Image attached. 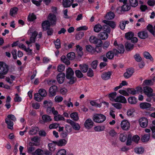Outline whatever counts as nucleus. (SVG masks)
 <instances>
[{"instance_id": "f257e3e1", "label": "nucleus", "mask_w": 155, "mask_h": 155, "mask_svg": "<svg viewBox=\"0 0 155 155\" xmlns=\"http://www.w3.org/2000/svg\"><path fill=\"white\" fill-rule=\"evenodd\" d=\"M114 44L116 48L113 49L115 55L124 53V46L122 44H118L116 41H114Z\"/></svg>"}, {"instance_id": "f03ea898", "label": "nucleus", "mask_w": 155, "mask_h": 155, "mask_svg": "<svg viewBox=\"0 0 155 155\" xmlns=\"http://www.w3.org/2000/svg\"><path fill=\"white\" fill-rule=\"evenodd\" d=\"M92 119L94 122L97 123H101L106 120V116L102 114H96L93 115Z\"/></svg>"}, {"instance_id": "7ed1b4c3", "label": "nucleus", "mask_w": 155, "mask_h": 155, "mask_svg": "<svg viewBox=\"0 0 155 155\" xmlns=\"http://www.w3.org/2000/svg\"><path fill=\"white\" fill-rule=\"evenodd\" d=\"M16 120V118L14 115L10 114L5 119V122L7 124L8 128L10 129H12L13 128V121Z\"/></svg>"}, {"instance_id": "20e7f679", "label": "nucleus", "mask_w": 155, "mask_h": 155, "mask_svg": "<svg viewBox=\"0 0 155 155\" xmlns=\"http://www.w3.org/2000/svg\"><path fill=\"white\" fill-rule=\"evenodd\" d=\"M8 71V67L5 63L0 61V77L6 74Z\"/></svg>"}, {"instance_id": "39448f33", "label": "nucleus", "mask_w": 155, "mask_h": 155, "mask_svg": "<svg viewBox=\"0 0 155 155\" xmlns=\"http://www.w3.org/2000/svg\"><path fill=\"white\" fill-rule=\"evenodd\" d=\"M152 92L153 89L150 87H143V92L147 96V98L146 99L147 101L150 102L151 101V97L153 94Z\"/></svg>"}, {"instance_id": "423d86ee", "label": "nucleus", "mask_w": 155, "mask_h": 155, "mask_svg": "<svg viewBox=\"0 0 155 155\" xmlns=\"http://www.w3.org/2000/svg\"><path fill=\"white\" fill-rule=\"evenodd\" d=\"M66 122L71 124L73 128L75 130L78 131L80 129L81 127L78 123H75L71 119H67Z\"/></svg>"}, {"instance_id": "0eeeda50", "label": "nucleus", "mask_w": 155, "mask_h": 155, "mask_svg": "<svg viewBox=\"0 0 155 155\" xmlns=\"http://www.w3.org/2000/svg\"><path fill=\"white\" fill-rule=\"evenodd\" d=\"M38 34V33L37 31H34L32 33L31 36L30 38L29 41H26V44L28 45V46L31 43H34L35 42V38Z\"/></svg>"}, {"instance_id": "6e6552de", "label": "nucleus", "mask_w": 155, "mask_h": 155, "mask_svg": "<svg viewBox=\"0 0 155 155\" xmlns=\"http://www.w3.org/2000/svg\"><path fill=\"white\" fill-rule=\"evenodd\" d=\"M48 21L51 25H55L56 24L57 18L55 15L52 13L49 14L48 16Z\"/></svg>"}, {"instance_id": "1a4fd4ad", "label": "nucleus", "mask_w": 155, "mask_h": 155, "mask_svg": "<svg viewBox=\"0 0 155 155\" xmlns=\"http://www.w3.org/2000/svg\"><path fill=\"white\" fill-rule=\"evenodd\" d=\"M139 123L140 127L142 128L146 127L148 125V120L146 117H142L139 120Z\"/></svg>"}, {"instance_id": "9d476101", "label": "nucleus", "mask_w": 155, "mask_h": 155, "mask_svg": "<svg viewBox=\"0 0 155 155\" xmlns=\"http://www.w3.org/2000/svg\"><path fill=\"white\" fill-rule=\"evenodd\" d=\"M120 126L121 128L124 130H128L130 127L129 122L126 120H124L122 121Z\"/></svg>"}, {"instance_id": "9b49d317", "label": "nucleus", "mask_w": 155, "mask_h": 155, "mask_svg": "<svg viewBox=\"0 0 155 155\" xmlns=\"http://www.w3.org/2000/svg\"><path fill=\"white\" fill-rule=\"evenodd\" d=\"M137 35L140 38L143 39H145L148 37V32L145 30L139 32Z\"/></svg>"}, {"instance_id": "f8f14e48", "label": "nucleus", "mask_w": 155, "mask_h": 155, "mask_svg": "<svg viewBox=\"0 0 155 155\" xmlns=\"http://www.w3.org/2000/svg\"><path fill=\"white\" fill-rule=\"evenodd\" d=\"M94 123L90 118L86 120L84 123V126L87 129H89L93 126Z\"/></svg>"}, {"instance_id": "ddd939ff", "label": "nucleus", "mask_w": 155, "mask_h": 155, "mask_svg": "<svg viewBox=\"0 0 155 155\" xmlns=\"http://www.w3.org/2000/svg\"><path fill=\"white\" fill-rule=\"evenodd\" d=\"M52 142L59 146H62L66 144L67 142V140L64 139H61L57 141H54Z\"/></svg>"}, {"instance_id": "4468645a", "label": "nucleus", "mask_w": 155, "mask_h": 155, "mask_svg": "<svg viewBox=\"0 0 155 155\" xmlns=\"http://www.w3.org/2000/svg\"><path fill=\"white\" fill-rule=\"evenodd\" d=\"M115 102L124 104L127 102V100L125 97L122 95L117 96L115 99Z\"/></svg>"}, {"instance_id": "2eb2a0df", "label": "nucleus", "mask_w": 155, "mask_h": 155, "mask_svg": "<svg viewBox=\"0 0 155 155\" xmlns=\"http://www.w3.org/2000/svg\"><path fill=\"white\" fill-rule=\"evenodd\" d=\"M57 91V87L56 86H53L49 89V93L51 96H54L56 95Z\"/></svg>"}, {"instance_id": "dca6fc26", "label": "nucleus", "mask_w": 155, "mask_h": 155, "mask_svg": "<svg viewBox=\"0 0 155 155\" xmlns=\"http://www.w3.org/2000/svg\"><path fill=\"white\" fill-rule=\"evenodd\" d=\"M43 122L45 123H49L52 120L50 116L47 114H44L42 116Z\"/></svg>"}, {"instance_id": "f3484780", "label": "nucleus", "mask_w": 155, "mask_h": 155, "mask_svg": "<svg viewBox=\"0 0 155 155\" xmlns=\"http://www.w3.org/2000/svg\"><path fill=\"white\" fill-rule=\"evenodd\" d=\"M74 74V71L71 68L69 67L66 70V78H73Z\"/></svg>"}, {"instance_id": "a211bd4d", "label": "nucleus", "mask_w": 155, "mask_h": 155, "mask_svg": "<svg viewBox=\"0 0 155 155\" xmlns=\"http://www.w3.org/2000/svg\"><path fill=\"white\" fill-rule=\"evenodd\" d=\"M51 24L48 21H45L42 23V27L44 31H46L50 28Z\"/></svg>"}, {"instance_id": "6ab92c4d", "label": "nucleus", "mask_w": 155, "mask_h": 155, "mask_svg": "<svg viewBox=\"0 0 155 155\" xmlns=\"http://www.w3.org/2000/svg\"><path fill=\"white\" fill-rule=\"evenodd\" d=\"M74 0H63V5L64 7L68 8L71 6Z\"/></svg>"}, {"instance_id": "aec40b11", "label": "nucleus", "mask_w": 155, "mask_h": 155, "mask_svg": "<svg viewBox=\"0 0 155 155\" xmlns=\"http://www.w3.org/2000/svg\"><path fill=\"white\" fill-rule=\"evenodd\" d=\"M134 71L133 68H128L126 72L124 74V76L125 77L129 78L131 77L134 73Z\"/></svg>"}, {"instance_id": "412c9836", "label": "nucleus", "mask_w": 155, "mask_h": 155, "mask_svg": "<svg viewBox=\"0 0 155 155\" xmlns=\"http://www.w3.org/2000/svg\"><path fill=\"white\" fill-rule=\"evenodd\" d=\"M102 22L107 25H109L113 28H114L115 27L116 24L114 21L104 20L102 21Z\"/></svg>"}, {"instance_id": "4be33fe9", "label": "nucleus", "mask_w": 155, "mask_h": 155, "mask_svg": "<svg viewBox=\"0 0 155 155\" xmlns=\"http://www.w3.org/2000/svg\"><path fill=\"white\" fill-rule=\"evenodd\" d=\"M46 111L48 114L52 113L54 116L57 115L58 113L57 110H56L54 107L48 108L46 110Z\"/></svg>"}, {"instance_id": "5701e85b", "label": "nucleus", "mask_w": 155, "mask_h": 155, "mask_svg": "<svg viewBox=\"0 0 155 155\" xmlns=\"http://www.w3.org/2000/svg\"><path fill=\"white\" fill-rule=\"evenodd\" d=\"M43 104L44 106L47 108H51L53 105V103L52 101L50 100H45L44 101Z\"/></svg>"}, {"instance_id": "b1692460", "label": "nucleus", "mask_w": 155, "mask_h": 155, "mask_svg": "<svg viewBox=\"0 0 155 155\" xmlns=\"http://www.w3.org/2000/svg\"><path fill=\"white\" fill-rule=\"evenodd\" d=\"M108 36V34L105 32H101L98 35V38L101 39L103 40L107 39Z\"/></svg>"}, {"instance_id": "393cba45", "label": "nucleus", "mask_w": 155, "mask_h": 155, "mask_svg": "<svg viewBox=\"0 0 155 155\" xmlns=\"http://www.w3.org/2000/svg\"><path fill=\"white\" fill-rule=\"evenodd\" d=\"M105 128L104 125H98L94 127V129L95 131L99 132L104 131Z\"/></svg>"}, {"instance_id": "a878e982", "label": "nucleus", "mask_w": 155, "mask_h": 155, "mask_svg": "<svg viewBox=\"0 0 155 155\" xmlns=\"http://www.w3.org/2000/svg\"><path fill=\"white\" fill-rule=\"evenodd\" d=\"M39 130V128L36 127H32L29 132V134L31 135H35L36 134Z\"/></svg>"}, {"instance_id": "bb28decb", "label": "nucleus", "mask_w": 155, "mask_h": 155, "mask_svg": "<svg viewBox=\"0 0 155 155\" xmlns=\"http://www.w3.org/2000/svg\"><path fill=\"white\" fill-rule=\"evenodd\" d=\"M151 106V104L147 102H144L141 103L140 104V106L141 108L143 109H147L150 107Z\"/></svg>"}, {"instance_id": "cd10ccee", "label": "nucleus", "mask_w": 155, "mask_h": 155, "mask_svg": "<svg viewBox=\"0 0 155 155\" xmlns=\"http://www.w3.org/2000/svg\"><path fill=\"white\" fill-rule=\"evenodd\" d=\"M80 67V70L83 72H86L88 68V65L85 64H81L79 65Z\"/></svg>"}, {"instance_id": "c85d7f7f", "label": "nucleus", "mask_w": 155, "mask_h": 155, "mask_svg": "<svg viewBox=\"0 0 155 155\" xmlns=\"http://www.w3.org/2000/svg\"><path fill=\"white\" fill-rule=\"evenodd\" d=\"M117 93L116 92L111 93L108 94V97L110 100L113 101H115Z\"/></svg>"}, {"instance_id": "c756f323", "label": "nucleus", "mask_w": 155, "mask_h": 155, "mask_svg": "<svg viewBox=\"0 0 155 155\" xmlns=\"http://www.w3.org/2000/svg\"><path fill=\"white\" fill-rule=\"evenodd\" d=\"M54 119L55 121H58L60 120L64 121L65 119V118L61 115L58 114L55 115L54 117Z\"/></svg>"}, {"instance_id": "7c9ffc66", "label": "nucleus", "mask_w": 155, "mask_h": 155, "mask_svg": "<svg viewBox=\"0 0 155 155\" xmlns=\"http://www.w3.org/2000/svg\"><path fill=\"white\" fill-rule=\"evenodd\" d=\"M155 82V78H153L152 80H147L144 81L143 84L145 85L151 86Z\"/></svg>"}, {"instance_id": "2f4dec72", "label": "nucleus", "mask_w": 155, "mask_h": 155, "mask_svg": "<svg viewBox=\"0 0 155 155\" xmlns=\"http://www.w3.org/2000/svg\"><path fill=\"white\" fill-rule=\"evenodd\" d=\"M128 102L131 104H135L137 101V99L134 97H129L128 99Z\"/></svg>"}, {"instance_id": "473e14b6", "label": "nucleus", "mask_w": 155, "mask_h": 155, "mask_svg": "<svg viewBox=\"0 0 155 155\" xmlns=\"http://www.w3.org/2000/svg\"><path fill=\"white\" fill-rule=\"evenodd\" d=\"M76 50L79 56L81 57L83 54V48L79 45L76 46Z\"/></svg>"}, {"instance_id": "72a5a7b5", "label": "nucleus", "mask_w": 155, "mask_h": 155, "mask_svg": "<svg viewBox=\"0 0 155 155\" xmlns=\"http://www.w3.org/2000/svg\"><path fill=\"white\" fill-rule=\"evenodd\" d=\"M146 29L154 37H155V34H154V32L153 31V27L152 25L150 24L148 25L147 26Z\"/></svg>"}, {"instance_id": "f704fd0d", "label": "nucleus", "mask_w": 155, "mask_h": 155, "mask_svg": "<svg viewBox=\"0 0 155 155\" xmlns=\"http://www.w3.org/2000/svg\"><path fill=\"white\" fill-rule=\"evenodd\" d=\"M65 82L66 83L72 84L76 81V78H65Z\"/></svg>"}, {"instance_id": "c9c22d12", "label": "nucleus", "mask_w": 155, "mask_h": 155, "mask_svg": "<svg viewBox=\"0 0 155 155\" xmlns=\"http://www.w3.org/2000/svg\"><path fill=\"white\" fill-rule=\"evenodd\" d=\"M114 51H110L107 53L106 56L109 59H112L114 58Z\"/></svg>"}, {"instance_id": "e433bc0d", "label": "nucleus", "mask_w": 155, "mask_h": 155, "mask_svg": "<svg viewBox=\"0 0 155 155\" xmlns=\"http://www.w3.org/2000/svg\"><path fill=\"white\" fill-rule=\"evenodd\" d=\"M115 16L114 13L111 12H109L106 15L105 17L107 20H111L113 19Z\"/></svg>"}, {"instance_id": "4c0bfd02", "label": "nucleus", "mask_w": 155, "mask_h": 155, "mask_svg": "<svg viewBox=\"0 0 155 155\" xmlns=\"http://www.w3.org/2000/svg\"><path fill=\"white\" fill-rule=\"evenodd\" d=\"M70 117L71 119L75 121H77L79 119L78 114L76 112L71 113Z\"/></svg>"}, {"instance_id": "58836bf2", "label": "nucleus", "mask_w": 155, "mask_h": 155, "mask_svg": "<svg viewBox=\"0 0 155 155\" xmlns=\"http://www.w3.org/2000/svg\"><path fill=\"white\" fill-rule=\"evenodd\" d=\"M61 60L66 65H69L70 64V63L69 60L64 55H62L61 57Z\"/></svg>"}, {"instance_id": "ea45409f", "label": "nucleus", "mask_w": 155, "mask_h": 155, "mask_svg": "<svg viewBox=\"0 0 155 155\" xmlns=\"http://www.w3.org/2000/svg\"><path fill=\"white\" fill-rule=\"evenodd\" d=\"M18 10V9L16 7H14L12 8L10 10V15L11 16H14L17 14Z\"/></svg>"}, {"instance_id": "a19ab883", "label": "nucleus", "mask_w": 155, "mask_h": 155, "mask_svg": "<svg viewBox=\"0 0 155 155\" xmlns=\"http://www.w3.org/2000/svg\"><path fill=\"white\" fill-rule=\"evenodd\" d=\"M102 29V26L99 24H98L95 25L94 29L95 32H99Z\"/></svg>"}, {"instance_id": "79ce46f5", "label": "nucleus", "mask_w": 155, "mask_h": 155, "mask_svg": "<svg viewBox=\"0 0 155 155\" xmlns=\"http://www.w3.org/2000/svg\"><path fill=\"white\" fill-rule=\"evenodd\" d=\"M125 47L126 50L130 51L134 48V45L128 42H127L125 44Z\"/></svg>"}, {"instance_id": "37998d69", "label": "nucleus", "mask_w": 155, "mask_h": 155, "mask_svg": "<svg viewBox=\"0 0 155 155\" xmlns=\"http://www.w3.org/2000/svg\"><path fill=\"white\" fill-rule=\"evenodd\" d=\"M144 151V149L142 147H136L134 149L135 152L138 154H141Z\"/></svg>"}, {"instance_id": "c03bdc74", "label": "nucleus", "mask_w": 155, "mask_h": 155, "mask_svg": "<svg viewBox=\"0 0 155 155\" xmlns=\"http://www.w3.org/2000/svg\"><path fill=\"white\" fill-rule=\"evenodd\" d=\"M150 136L149 134L144 135L141 138L142 141L144 142L148 141L150 138Z\"/></svg>"}, {"instance_id": "a18cd8bd", "label": "nucleus", "mask_w": 155, "mask_h": 155, "mask_svg": "<svg viewBox=\"0 0 155 155\" xmlns=\"http://www.w3.org/2000/svg\"><path fill=\"white\" fill-rule=\"evenodd\" d=\"M67 56L69 60H73L75 58V54L73 52H71L67 54Z\"/></svg>"}, {"instance_id": "49530a36", "label": "nucleus", "mask_w": 155, "mask_h": 155, "mask_svg": "<svg viewBox=\"0 0 155 155\" xmlns=\"http://www.w3.org/2000/svg\"><path fill=\"white\" fill-rule=\"evenodd\" d=\"M55 144L54 143H49L48 144V147L49 150L51 151H54L55 150Z\"/></svg>"}, {"instance_id": "de8ad7c7", "label": "nucleus", "mask_w": 155, "mask_h": 155, "mask_svg": "<svg viewBox=\"0 0 155 155\" xmlns=\"http://www.w3.org/2000/svg\"><path fill=\"white\" fill-rule=\"evenodd\" d=\"M43 153V150L41 149H38L32 153V155H42Z\"/></svg>"}, {"instance_id": "09e8293b", "label": "nucleus", "mask_w": 155, "mask_h": 155, "mask_svg": "<svg viewBox=\"0 0 155 155\" xmlns=\"http://www.w3.org/2000/svg\"><path fill=\"white\" fill-rule=\"evenodd\" d=\"M34 98L36 101L39 102L43 99V97L38 93H36L35 94Z\"/></svg>"}, {"instance_id": "8fccbe9b", "label": "nucleus", "mask_w": 155, "mask_h": 155, "mask_svg": "<svg viewBox=\"0 0 155 155\" xmlns=\"http://www.w3.org/2000/svg\"><path fill=\"white\" fill-rule=\"evenodd\" d=\"M127 91L129 95L130 94L134 95L137 94V91L136 90L133 88H128L127 89Z\"/></svg>"}, {"instance_id": "3c124183", "label": "nucleus", "mask_w": 155, "mask_h": 155, "mask_svg": "<svg viewBox=\"0 0 155 155\" xmlns=\"http://www.w3.org/2000/svg\"><path fill=\"white\" fill-rule=\"evenodd\" d=\"M134 36V33L131 32H129L125 34V37L127 39L130 40Z\"/></svg>"}, {"instance_id": "603ef678", "label": "nucleus", "mask_w": 155, "mask_h": 155, "mask_svg": "<svg viewBox=\"0 0 155 155\" xmlns=\"http://www.w3.org/2000/svg\"><path fill=\"white\" fill-rule=\"evenodd\" d=\"M38 94L42 97H45L47 94L46 91L43 89H40L39 90Z\"/></svg>"}, {"instance_id": "864d4df0", "label": "nucleus", "mask_w": 155, "mask_h": 155, "mask_svg": "<svg viewBox=\"0 0 155 155\" xmlns=\"http://www.w3.org/2000/svg\"><path fill=\"white\" fill-rule=\"evenodd\" d=\"M86 49L87 51L93 53H94V48L91 45H87L86 46Z\"/></svg>"}, {"instance_id": "5fc2aeb1", "label": "nucleus", "mask_w": 155, "mask_h": 155, "mask_svg": "<svg viewBox=\"0 0 155 155\" xmlns=\"http://www.w3.org/2000/svg\"><path fill=\"white\" fill-rule=\"evenodd\" d=\"M144 57L146 59H149L151 61H153V58L149 52H145L143 54Z\"/></svg>"}, {"instance_id": "6e6d98bb", "label": "nucleus", "mask_w": 155, "mask_h": 155, "mask_svg": "<svg viewBox=\"0 0 155 155\" xmlns=\"http://www.w3.org/2000/svg\"><path fill=\"white\" fill-rule=\"evenodd\" d=\"M98 39L96 37L92 36L90 38L89 40L91 43L96 44L97 43L96 41H97Z\"/></svg>"}, {"instance_id": "4d7b16f0", "label": "nucleus", "mask_w": 155, "mask_h": 155, "mask_svg": "<svg viewBox=\"0 0 155 155\" xmlns=\"http://www.w3.org/2000/svg\"><path fill=\"white\" fill-rule=\"evenodd\" d=\"M28 18L29 21H33L36 18V17L33 13H32L29 14Z\"/></svg>"}, {"instance_id": "13d9d810", "label": "nucleus", "mask_w": 155, "mask_h": 155, "mask_svg": "<svg viewBox=\"0 0 155 155\" xmlns=\"http://www.w3.org/2000/svg\"><path fill=\"white\" fill-rule=\"evenodd\" d=\"M103 30L109 33L110 31V27L107 25H104L102 26Z\"/></svg>"}, {"instance_id": "bf43d9fd", "label": "nucleus", "mask_w": 155, "mask_h": 155, "mask_svg": "<svg viewBox=\"0 0 155 155\" xmlns=\"http://www.w3.org/2000/svg\"><path fill=\"white\" fill-rule=\"evenodd\" d=\"M66 151L64 149H61L58 151L56 155H66Z\"/></svg>"}, {"instance_id": "052dcab7", "label": "nucleus", "mask_w": 155, "mask_h": 155, "mask_svg": "<svg viewBox=\"0 0 155 155\" xmlns=\"http://www.w3.org/2000/svg\"><path fill=\"white\" fill-rule=\"evenodd\" d=\"M75 74L77 78H82L83 75L81 72L79 70H76L75 71Z\"/></svg>"}, {"instance_id": "680f3d73", "label": "nucleus", "mask_w": 155, "mask_h": 155, "mask_svg": "<svg viewBox=\"0 0 155 155\" xmlns=\"http://www.w3.org/2000/svg\"><path fill=\"white\" fill-rule=\"evenodd\" d=\"M65 68V66L63 64L59 65L57 68V70L59 72H62L63 71Z\"/></svg>"}, {"instance_id": "e2e57ef3", "label": "nucleus", "mask_w": 155, "mask_h": 155, "mask_svg": "<svg viewBox=\"0 0 155 155\" xmlns=\"http://www.w3.org/2000/svg\"><path fill=\"white\" fill-rule=\"evenodd\" d=\"M130 5L133 7H135L138 5V3L137 0H129Z\"/></svg>"}, {"instance_id": "0e129e2a", "label": "nucleus", "mask_w": 155, "mask_h": 155, "mask_svg": "<svg viewBox=\"0 0 155 155\" xmlns=\"http://www.w3.org/2000/svg\"><path fill=\"white\" fill-rule=\"evenodd\" d=\"M21 98L19 96V95L18 94H16L14 98L15 101L16 102H20L21 101Z\"/></svg>"}, {"instance_id": "69168bd1", "label": "nucleus", "mask_w": 155, "mask_h": 155, "mask_svg": "<svg viewBox=\"0 0 155 155\" xmlns=\"http://www.w3.org/2000/svg\"><path fill=\"white\" fill-rule=\"evenodd\" d=\"M112 105L114 107L117 109H120L122 108V104L119 103H112Z\"/></svg>"}, {"instance_id": "338daca9", "label": "nucleus", "mask_w": 155, "mask_h": 155, "mask_svg": "<svg viewBox=\"0 0 155 155\" xmlns=\"http://www.w3.org/2000/svg\"><path fill=\"white\" fill-rule=\"evenodd\" d=\"M127 135L123 134H120V140L122 142H125L127 139Z\"/></svg>"}, {"instance_id": "774afa93", "label": "nucleus", "mask_w": 155, "mask_h": 155, "mask_svg": "<svg viewBox=\"0 0 155 155\" xmlns=\"http://www.w3.org/2000/svg\"><path fill=\"white\" fill-rule=\"evenodd\" d=\"M122 9L125 11H128L130 9V7L129 5L124 4L122 6Z\"/></svg>"}]
</instances>
